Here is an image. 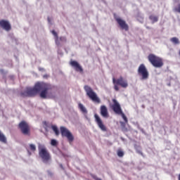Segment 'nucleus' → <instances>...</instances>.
I'll list each match as a JSON object with an SVG mask.
<instances>
[{"mask_svg":"<svg viewBox=\"0 0 180 180\" xmlns=\"http://www.w3.org/2000/svg\"><path fill=\"white\" fill-rule=\"evenodd\" d=\"M53 86L45 82H37L33 88L27 87V91L29 97H34L40 92L39 96L43 99L53 98L54 96L51 92Z\"/></svg>","mask_w":180,"mask_h":180,"instance_id":"nucleus-1","label":"nucleus"},{"mask_svg":"<svg viewBox=\"0 0 180 180\" xmlns=\"http://www.w3.org/2000/svg\"><path fill=\"white\" fill-rule=\"evenodd\" d=\"M148 60L156 68H161L164 66L163 59L155 54H149V56H148Z\"/></svg>","mask_w":180,"mask_h":180,"instance_id":"nucleus-2","label":"nucleus"},{"mask_svg":"<svg viewBox=\"0 0 180 180\" xmlns=\"http://www.w3.org/2000/svg\"><path fill=\"white\" fill-rule=\"evenodd\" d=\"M84 90L86 92L87 96L95 103H101V99L92 88L88 85L84 86Z\"/></svg>","mask_w":180,"mask_h":180,"instance_id":"nucleus-3","label":"nucleus"},{"mask_svg":"<svg viewBox=\"0 0 180 180\" xmlns=\"http://www.w3.org/2000/svg\"><path fill=\"white\" fill-rule=\"evenodd\" d=\"M112 82L114 84V89L116 91H119V86H122L124 89L127 88L129 86L127 80L124 79L123 77H120L118 79H115V77H113Z\"/></svg>","mask_w":180,"mask_h":180,"instance_id":"nucleus-4","label":"nucleus"},{"mask_svg":"<svg viewBox=\"0 0 180 180\" xmlns=\"http://www.w3.org/2000/svg\"><path fill=\"white\" fill-rule=\"evenodd\" d=\"M18 128L20 129L22 134L25 136L30 135V127L26 121H21L18 124Z\"/></svg>","mask_w":180,"mask_h":180,"instance_id":"nucleus-5","label":"nucleus"},{"mask_svg":"<svg viewBox=\"0 0 180 180\" xmlns=\"http://www.w3.org/2000/svg\"><path fill=\"white\" fill-rule=\"evenodd\" d=\"M39 156L42 159L43 162L44 163H48L51 159V155L48 153V150H46V148L40 147H39Z\"/></svg>","mask_w":180,"mask_h":180,"instance_id":"nucleus-6","label":"nucleus"},{"mask_svg":"<svg viewBox=\"0 0 180 180\" xmlns=\"http://www.w3.org/2000/svg\"><path fill=\"white\" fill-rule=\"evenodd\" d=\"M138 75L142 77V80L148 79L149 73L144 64H141L139 68H138Z\"/></svg>","mask_w":180,"mask_h":180,"instance_id":"nucleus-7","label":"nucleus"},{"mask_svg":"<svg viewBox=\"0 0 180 180\" xmlns=\"http://www.w3.org/2000/svg\"><path fill=\"white\" fill-rule=\"evenodd\" d=\"M62 136L66 137L70 143L74 141V136L72 133L65 127H60Z\"/></svg>","mask_w":180,"mask_h":180,"instance_id":"nucleus-8","label":"nucleus"},{"mask_svg":"<svg viewBox=\"0 0 180 180\" xmlns=\"http://www.w3.org/2000/svg\"><path fill=\"white\" fill-rule=\"evenodd\" d=\"M113 104L112 105V109L117 115L122 114L123 111L120 103L115 99H112Z\"/></svg>","mask_w":180,"mask_h":180,"instance_id":"nucleus-9","label":"nucleus"},{"mask_svg":"<svg viewBox=\"0 0 180 180\" xmlns=\"http://www.w3.org/2000/svg\"><path fill=\"white\" fill-rule=\"evenodd\" d=\"M70 65L72 68L75 69V70L77 72L83 73L84 70L81 65L77 61L71 60L70 62Z\"/></svg>","mask_w":180,"mask_h":180,"instance_id":"nucleus-10","label":"nucleus"},{"mask_svg":"<svg viewBox=\"0 0 180 180\" xmlns=\"http://www.w3.org/2000/svg\"><path fill=\"white\" fill-rule=\"evenodd\" d=\"M95 120L96 124H98V127L103 131H107V128L105 125L104 124L103 120L101 118L98 116V115L95 114Z\"/></svg>","mask_w":180,"mask_h":180,"instance_id":"nucleus-11","label":"nucleus"},{"mask_svg":"<svg viewBox=\"0 0 180 180\" xmlns=\"http://www.w3.org/2000/svg\"><path fill=\"white\" fill-rule=\"evenodd\" d=\"M0 27L6 32H9L11 30V25L8 20H1Z\"/></svg>","mask_w":180,"mask_h":180,"instance_id":"nucleus-12","label":"nucleus"},{"mask_svg":"<svg viewBox=\"0 0 180 180\" xmlns=\"http://www.w3.org/2000/svg\"><path fill=\"white\" fill-rule=\"evenodd\" d=\"M115 20L117 22L118 25L120 26L121 29L127 32L129 31V25L126 23V22L124 20H122L120 18H116Z\"/></svg>","mask_w":180,"mask_h":180,"instance_id":"nucleus-13","label":"nucleus"},{"mask_svg":"<svg viewBox=\"0 0 180 180\" xmlns=\"http://www.w3.org/2000/svg\"><path fill=\"white\" fill-rule=\"evenodd\" d=\"M101 114L105 118H108L109 117L108 108L104 105H101Z\"/></svg>","mask_w":180,"mask_h":180,"instance_id":"nucleus-14","label":"nucleus"},{"mask_svg":"<svg viewBox=\"0 0 180 180\" xmlns=\"http://www.w3.org/2000/svg\"><path fill=\"white\" fill-rule=\"evenodd\" d=\"M149 20H150V21H152V23H155L157 22H158V17L153 15H150L149 16Z\"/></svg>","mask_w":180,"mask_h":180,"instance_id":"nucleus-15","label":"nucleus"},{"mask_svg":"<svg viewBox=\"0 0 180 180\" xmlns=\"http://www.w3.org/2000/svg\"><path fill=\"white\" fill-rule=\"evenodd\" d=\"M0 141L4 143H6V138L5 135L1 131V130H0Z\"/></svg>","mask_w":180,"mask_h":180,"instance_id":"nucleus-16","label":"nucleus"},{"mask_svg":"<svg viewBox=\"0 0 180 180\" xmlns=\"http://www.w3.org/2000/svg\"><path fill=\"white\" fill-rule=\"evenodd\" d=\"M79 108L83 113H87V110L82 103H79Z\"/></svg>","mask_w":180,"mask_h":180,"instance_id":"nucleus-17","label":"nucleus"},{"mask_svg":"<svg viewBox=\"0 0 180 180\" xmlns=\"http://www.w3.org/2000/svg\"><path fill=\"white\" fill-rule=\"evenodd\" d=\"M170 41L173 43L174 44L176 45L179 44V40L177 37H172L170 39Z\"/></svg>","mask_w":180,"mask_h":180,"instance_id":"nucleus-18","label":"nucleus"},{"mask_svg":"<svg viewBox=\"0 0 180 180\" xmlns=\"http://www.w3.org/2000/svg\"><path fill=\"white\" fill-rule=\"evenodd\" d=\"M51 129L53 130L56 136H58L60 134L59 130L56 125H52Z\"/></svg>","mask_w":180,"mask_h":180,"instance_id":"nucleus-19","label":"nucleus"},{"mask_svg":"<svg viewBox=\"0 0 180 180\" xmlns=\"http://www.w3.org/2000/svg\"><path fill=\"white\" fill-rule=\"evenodd\" d=\"M52 34H53V36L56 37V42L57 45H59L60 43L58 42V35L57 34V32L55 30H52Z\"/></svg>","mask_w":180,"mask_h":180,"instance_id":"nucleus-20","label":"nucleus"},{"mask_svg":"<svg viewBox=\"0 0 180 180\" xmlns=\"http://www.w3.org/2000/svg\"><path fill=\"white\" fill-rule=\"evenodd\" d=\"M20 96L22 98L29 97L28 91H27V89L25 91L20 93Z\"/></svg>","mask_w":180,"mask_h":180,"instance_id":"nucleus-21","label":"nucleus"},{"mask_svg":"<svg viewBox=\"0 0 180 180\" xmlns=\"http://www.w3.org/2000/svg\"><path fill=\"white\" fill-rule=\"evenodd\" d=\"M117 155H118L120 158L124 157V153L123 152V150H122V149H118V150H117Z\"/></svg>","mask_w":180,"mask_h":180,"instance_id":"nucleus-22","label":"nucleus"},{"mask_svg":"<svg viewBox=\"0 0 180 180\" xmlns=\"http://www.w3.org/2000/svg\"><path fill=\"white\" fill-rule=\"evenodd\" d=\"M120 115H122V119L124 120L125 123H128V119L123 112H122V113L120 114Z\"/></svg>","mask_w":180,"mask_h":180,"instance_id":"nucleus-23","label":"nucleus"},{"mask_svg":"<svg viewBox=\"0 0 180 180\" xmlns=\"http://www.w3.org/2000/svg\"><path fill=\"white\" fill-rule=\"evenodd\" d=\"M30 150H32L33 152L36 151V146H35V145L33 144V143H30Z\"/></svg>","mask_w":180,"mask_h":180,"instance_id":"nucleus-24","label":"nucleus"},{"mask_svg":"<svg viewBox=\"0 0 180 180\" xmlns=\"http://www.w3.org/2000/svg\"><path fill=\"white\" fill-rule=\"evenodd\" d=\"M51 144L53 146H56L58 144V142L56 139H51Z\"/></svg>","mask_w":180,"mask_h":180,"instance_id":"nucleus-25","label":"nucleus"},{"mask_svg":"<svg viewBox=\"0 0 180 180\" xmlns=\"http://www.w3.org/2000/svg\"><path fill=\"white\" fill-rule=\"evenodd\" d=\"M120 124H121V127H122L125 130H127V129L125 128L126 127V124H127V122H121Z\"/></svg>","mask_w":180,"mask_h":180,"instance_id":"nucleus-26","label":"nucleus"},{"mask_svg":"<svg viewBox=\"0 0 180 180\" xmlns=\"http://www.w3.org/2000/svg\"><path fill=\"white\" fill-rule=\"evenodd\" d=\"M175 11L180 13V4L178 5L177 8H175Z\"/></svg>","mask_w":180,"mask_h":180,"instance_id":"nucleus-27","label":"nucleus"},{"mask_svg":"<svg viewBox=\"0 0 180 180\" xmlns=\"http://www.w3.org/2000/svg\"><path fill=\"white\" fill-rule=\"evenodd\" d=\"M60 40L63 42H67V39L65 37H60Z\"/></svg>","mask_w":180,"mask_h":180,"instance_id":"nucleus-28","label":"nucleus"},{"mask_svg":"<svg viewBox=\"0 0 180 180\" xmlns=\"http://www.w3.org/2000/svg\"><path fill=\"white\" fill-rule=\"evenodd\" d=\"M92 177L95 179V180H102L101 179H98V177L97 176H92Z\"/></svg>","mask_w":180,"mask_h":180,"instance_id":"nucleus-29","label":"nucleus"},{"mask_svg":"<svg viewBox=\"0 0 180 180\" xmlns=\"http://www.w3.org/2000/svg\"><path fill=\"white\" fill-rule=\"evenodd\" d=\"M4 70L3 69H0V73L4 74Z\"/></svg>","mask_w":180,"mask_h":180,"instance_id":"nucleus-30","label":"nucleus"},{"mask_svg":"<svg viewBox=\"0 0 180 180\" xmlns=\"http://www.w3.org/2000/svg\"><path fill=\"white\" fill-rule=\"evenodd\" d=\"M178 180H180V173L178 174Z\"/></svg>","mask_w":180,"mask_h":180,"instance_id":"nucleus-31","label":"nucleus"},{"mask_svg":"<svg viewBox=\"0 0 180 180\" xmlns=\"http://www.w3.org/2000/svg\"><path fill=\"white\" fill-rule=\"evenodd\" d=\"M48 21H49V23L51 22V19H50L49 17L48 18Z\"/></svg>","mask_w":180,"mask_h":180,"instance_id":"nucleus-32","label":"nucleus"},{"mask_svg":"<svg viewBox=\"0 0 180 180\" xmlns=\"http://www.w3.org/2000/svg\"><path fill=\"white\" fill-rule=\"evenodd\" d=\"M179 56H180V50H179Z\"/></svg>","mask_w":180,"mask_h":180,"instance_id":"nucleus-33","label":"nucleus"}]
</instances>
